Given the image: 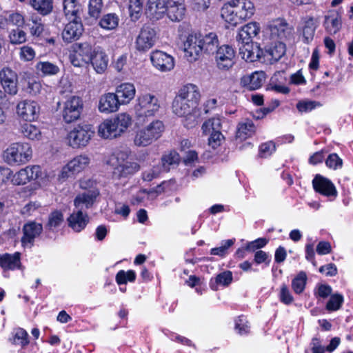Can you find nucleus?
I'll use <instances>...</instances> for the list:
<instances>
[{"mask_svg": "<svg viewBox=\"0 0 353 353\" xmlns=\"http://www.w3.org/2000/svg\"><path fill=\"white\" fill-rule=\"evenodd\" d=\"M200 93L196 85L189 83L183 86L174 97L172 109L174 114L185 118L184 125L192 128L197 123V109Z\"/></svg>", "mask_w": 353, "mask_h": 353, "instance_id": "f257e3e1", "label": "nucleus"}, {"mask_svg": "<svg viewBox=\"0 0 353 353\" xmlns=\"http://www.w3.org/2000/svg\"><path fill=\"white\" fill-rule=\"evenodd\" d=\"M131 117L126 113H120L112 119H106L98 129L99 134L105 139H113L123 133L131 124Z\"/></svg>", "mask_w": 353, "mask_h": 353, "instance_id": "f03ea898", "label": "nucleus"}, {"mask_svg": "<svg viewBox=\"0 0 353 353\" xmlns=\"http://www.w3.org/2000/svg\"><path fill=\"white\" fill-rule=\"evenodd\" d=\"M137 102L134 105L135 118L140 124L146 122L148 118L154 116L160 108L157 97L149 93L139 96Z\"/></svg>", "mask_w": 353, "mask_h": 353, "instance_id": "7ed1b4c3", "label": "nucleus"}, {"mask_svg": "<svg viewBox=\"0 0 353 353\" xmlns=\"http://www.w3.org/2000/svg\"><path fill=\"white\" fill-rule=\"evenodd\" d=\"M164 125L160 120H155L136 132L134 143L138 147H146L161 137Z\"/></svg>", "mask_w": 353, "mask_h": 353, "instance_id": "20e7f679", "label": "nucleus"}, {"mask_svg": "<svg viewBox=\"0 0 353 353\" xmlns=\"http://www.w3.org/2000/svg\"><path fill=\"white\" fill-rule=\"evenodd\" d=\"M128 155V151H119L116 153L117 163L113 171L114 177H127L139 170L140 166L137 163L127 161Z\"/></svg>", "mask_w": 353, "mask_h": 353, "instance_id": "39448f33", "label": "nucleus"}, {"mask_svg": "<svg viewBox=\"0 0 353 353\" xmlns=\"http://www.w3.org/2000/svg\"><path fill=\"white\" fill-rule=\"evenodd\" d=\"M94 131L90 125H78L68 134L69 145L74 148L85 147L90 141Z\"/></svg>", "mask_w": 353, "mask_h": 353, "instance_id": "423d86ee", "label": "nucleus"}, {"mask_svg": "<svg viewBox=\"0 0 353 353\" xmlns=\"http://www.w3.org/2000/svg\"><path fill=\"white\" fill-rule=\"evenodd\" d=\"M31 155L32 149L28 143H13L5 152V158L10 164L25 163Z\"/></svg>", "mask_w": 353, "mask_h": 353, "instance_id": "0eeeda50", "label": "nucleus"}, {"mask_svg": "<svg viewBox=\"0 0 353 353\" xmlns=\"http://www.w3.org/2000/svg\"><path fill=\"white\" fill-rule=\"evenodd\" d=\"M259 31L260 26L259 23L256 22H251L243 26L236 36V40L239 42H241V43L244 45V47H246L245 50L248 51L247 55L244 52H243V49L241 48H239V50L240 53L243 54L242 58L245 59L247 61H252V59L250 57L249 47L250 46L252 39L256 37L259 34Z\"/></svg>", "mask_w": 353, "mask_h": 353, "instance_id": "6e6552de", "label": "nucleus"}, {"mask_svg": "<svg viewBox=\"0 0 353 353\" xmlns=\"http://www.w3.org/2000/svg\"><path fill=\"white\" fill-rule=\"evenodd\" d=\"M83 108V102L81 97L72 96L63 103L62 117L65 123L76 121L80 118Z\"/></svg>", "mask_w": 353, "mask_h": 353, "instance_id": "1a4fd4ad", "label": "nucleus"}, {"mask_svg": "<svg viewBox=\"0 0 353 353\" xmlns=\"http://www.w3.org/2000/svg\"><path fill=\"white\" fill-rule=\"evenodd\" d=\"M90 161V159L87 155L75 157L62 168L59 179L65 181L68 178L74 177L77 174L86 168Z\"/></svg>", "mask_w": 353, "mask_h": 353, "instance_id": "9d476101", "label": "nucleus"}, {"mask_svg": "<svg viewBox=\"0 0 353 353\" xmlns=\"http://www.w3.org/2000/svg\"><path fill=\"white\" fill-rule=\"evenodd\" d=\"M272 39L284 42L290 39L293 36V28L285 20L277 19L269 26Z\"/></svg>", "mask_w": 353, "mask_h": 353, "instance_id": "9b49d317", "label": "nucleus"}, {"mask_svg": "<svg viewBox=\"0 0 353 353\" xmlns=\"http://www.w3.org/2000/svg\"><path fill=\"white\" fill-rule=\"evenodd\" d=\"M157 39L156 30L149 26L144 25L136 39V49L140 52H145L154 46Z\"/></svg>", "mask_w": 353, "mask_h": 353, "instance_id": "f8f14e48", "label": "nucleus"}, {"mask_svg": "<svg viewBox=\"0 0 353 353\" xmlns=\"http://www.w3.org/2000/svg\"><path fill=\"white\" fill-rule=\"evenodd\" d=\"M201 34L200 33H192L188 35L184 42V51L185 56L190 61L198 59L202 52Z\"/></svg>", "mask_w": 353, "mask_h": 353, "instance_id": "ddd939ff", "label": "nucleus"}, {"mask_svg": "<svg viewBox=\"0 0 353 353\" xmlns=\"http://www.w3.org/2000/svg\"><path fill=\"white\" fill-rule=\"evenodd\" d=\"M215 52V59L219 69L228 70L232 67L234 63L235 52L231 46L223 45L219 47Z\"/></svg>", "mask_w": 353, "mask_h": 353, "instance_id": "4468645a", "label": "nucleus"}, {"mask_svg": "<svg viewBox=\"0 0 353 353\" xmlns=\"http://www.w3.org/2000/svg\"><path fill=\"white\" fill-rule=\"evenodd\" d=\"M23 236L21 242L23 247L32 248L34 245V239L38 237L43 231L41 223L30 221L23 226Z\"/></svg>", "mask_w": 353, "mask_h": 353, "instance_id": "2eb2a0df", "label": "nucleus"}, {"mask_svg": "<svg viewBox=\"0 0 353 353\" xmlns=\"http://www.w3.org/2000/svg\"><path fill=\"white\" fill-rule=\"evenodd\" d=\"M41 174V168L38 165L28 166L21 169L12 177L11 181L15 185H21L28 182L37 179Z\"/></svg>", "mask_w": 353, "mask_h": 353, "instance_id": "dca6fc26", "label": "nucleus"}, {"mask_svg": "<svg viewBox=\"0 0 353 353\" xmlns=\"http://www.w3.org/2000/svg\"><path fill=\"white\" fill-rule=\"evenodd\" d=\"M0 82L6 93L11 95L17 94L18 77L10 68H4L0 71Z\"/></svg>", "mask_w": 353, "mask_h": 353, "instance_id": "f3484780", "label": "nucleus"}, {"mask_svg": "<svg viewBox=\"0 0 353 353\" xmlns=\"http://www.w3.org/2000/svg\"><path fill=\"white\" fill-rule=\"evenodd\" d=\"M312 186L316 192L323 196L327 197H336L337 196V190L333 183L321 174H316L314 176L312 180Z\"/></svg>", "mask_w": 353, "mask_h": 353, "instance_id": "a211bd4d", "label": "nucleus"}, {"mask_svg": "<svg viewBox=\"0 0 353 353\" xmlns=\"http://www.w3.org/2000/svg\"><path fill=\"white\" fill-rule=\"evenodd\" d=\"M99 192L97 190H89L77 195L74 200V205L77 211L85 212L92 208Z\"/></svg>", "mask_w": 353, "mask_h": 353, "instance_id": "6ab92c4d", "label": "nucleus"}, {"mask_svg": "<svg viewBox=\"0 0 353 353\" xmlns=\"http://www.w3.org/2000/svg\"><path fill=\"white\" fill-rule=\"evenodd\" d=\"M17 114L25 121H32L37 119L39 105L34 101L25 100L17 105Z\"/></svg>", "mask_w": 353, "mask_h": 353, "instance_id": "aec40b11", "label": "nucleus"}, {"mask_svg": "<svg viewBox=\"0 0 353 353\" xmlns=\"http://www.w3.org/2000/svg\"><path fill=\"white\" fill-rule=\"evenodd\" d=\"M168 0H148L145 14L152 21L161 19L168 10Z\"/></svg>", "mask_w": 353, "mask_h": 353, "instance_id": "412c9836", "label": "nucleus"}, {"mask_svg": "<svg viewBox=\"0 0 353 353\" xmlns=\"http://www.w3.org/2000/svg\"><path fill=\"white\" fill-rule=\"evenodd\" d=\"M83 26L81 20L72 19L67 23L62 31L63 40L71 43L80 38L83 32Z\"/></svg>", "mask_w": 353, "mask_h": 353, "instance_id": "4be33fe9", "label": "nucleus"}, {"mask_svg": "<svg viewBox=\"0 0 353 353\" xmlns=\"http://www.w3.org/2000/svg\"><path fill=\"white\" fill-rule=\"evenodd\" d=\"M150 59L153 65L163 72L170 71L174 66L173 57L162 51L153 52Z\"/></svg>", "mask_w": 353, "mask_h": 353, "instance_id": "5701e85b", "label": "nucleus"}, {"mask_svg": "<svg viewBox=\"0 0 353 353\" xmlns=\"http://www.w3.org/2000/svg\"><path fill=\"white\" fill-rule=\"evenodd\" d=\"M119 98L115 93H107L101 96L99 103V110L101 112L110 113L116 112L121 105Z\"/></svg>", "mask_w": 353, "mask_h": 353, "instance_id": "b1692460", "label": "nucleus"}, {"mask_svg": "<svg viewBox=\"0 0 353 353\" xmlns=\"http://www.w3.org/2000/svg\"><path fill=\"white\" fill-rule=\"evenodd\" d=\"M90 63L97 73L103 74L107 70L108 58L104 51L100 48H94Z\"/></svg>", "mask_w": 353, "mask_h": 353, "instance_id": "393cba45", "label": "nucleus"}, {"mask_svg": "<svg viewBox=\"0 0 353 353\" xmlns=\"http://www.w3.org/2000/svg\"><path fill=\"white\" fill-rule=\"evenodd\" d=\"M221 17L232 26H236L243 21L232 0L225 3L221 10Z\"/></svg>", "mask_w": 353, "mask_h": 353, "instance_id": "a878e982", "label": "nucleus"}, {"mask_svg": "<svg viewBox=\"0 0 353 353\" xmlns=\"http://www.w3.org/2000/svg\"><path fill=\"white\" fill-rule=\"evenodd\" d=\"M323 26L327 34H336L342 27L341 16L336 12H330L325 15Z\"/></svg>", "mask_w": 353, "mask_h": 353, "instance_id": "bb28decb", "label": "nucleus"}, {"mask_svg": "<svg viewBox=\"0 0 353 353\" xmlns=\"http://www.w3.org/2000/svg\"><path fill=\"white\" fill-rule=\"evenodd\" d=\"M68 225L75 232H79L83 230L89 222V217L86 212L81 211L74 212L68 218Z\"/></svg>", "mask_w": 353, "mask_h": 353, "instance_id": "cd10ccee", "label": "nucleus"}, {"mask_svg": "<svg viewBox=\"0 0 353 353\" xmlns=\"http://www.w3.org/2000/svg\"><path fill=\"white\" fill-rule=\"evenodd\" d=\"M240 17L244 21L250 19L254 14L255 7L250 0H232Z\"/></svg>", "mask_w": 353, "mask_h": 353, "instance_id": "c85d7f7f", "label": "nucleus"}, {"mask_svg": "<svg viewBox=\"0 0 353 353\" xmlns=\"http://www.w3.org/2000/svg\"><path fill=\"white\" fill-rule=\"evenodd\" d=\"M318 21L312 17H306L302 19V34L303 41L309 43L314 38Z\"/></svg>", "mask_w": 353, "mask_h": 353, "instance_id": "c756f323", "label": "nucleus"}, {"mask_svg": "<svg viewBox=\"0 0 353 353\" xmlns=\"http://www.w3.org/2000/svg\"><path fill=\"white\" fill-rule=\"evenodd\" d=\"M265 79V74L261 72H255L250 75L244 76L241 79V83L250 90L259 89L263 85Z\"/></svg>", "mask_w": 353, "mask_h": 353, "instance_id": "7c9ffc66", "label": "nucleus"}, {"mask_svg": "<svg viewBox=\"0 0 353 353\" xmlns=\"http://www.w3.org/2000/svg\"><path fill=\"white\" fill-rule=\"evenodd\" d=\"M136 90L133 84L122 83L117 88L116 95L119 98L121 104L129 103L135 95Z\"/></svg>", "mask_w": 353, "mask_h": 353, "instance_id": "2f4dec72", "label": "nucleus"}, {"mask_svg": "<svg viewBox=\"0 0 353 353\" xmlns=\"http://www.w3.org/2000/svg\"><path fill=\"white\" fill-rule=\"evenodd\" d=\"M19 252H15L13 254H4L0 255V266L4 270H14L19 268L21 265Z\"/></svg>", "mask_w": 353, "mask_h": 353, "instance_id": "473e14b6", "label": "nucleus"}, {"mask_svg": "<svg viewBox=\"0 0 353 353\" xmlns=\"http://www.w3.org/2000/svg\"><path fill=\"white\" fill-rule=\"evenodd\" d=\"M201 44L202 52L214 54L219 46L217 35L214 32H210L205 36L201 35Z\"/></svg>", "mask_w": 353, "mask_h": 353, "instance_id": "72a5a7b5", "label": "nucleus"}, {"mask_svg": "<svg viewBox=\"0 0 353 353\" xmlns=\"http://www.w3.org/2000/svg\"><path fill=\"white\" fill-rule=\"evenodd\" d=\"M73 52L76 56H79L83 61L90 63V60L93 55L94 49L88 42L76 43L72 46Z\"/></svg>", "mask_w": 353, "mask_h": 353, "instance_id": "f704fd0d", "label": "nucleus"}, {"mask_svg": "<svg viewBox=\"0 0 353 353\" xmlns=\"http://www.w3.org/2000/svg\"><path fill=\"white\" fill-rule=\"evenodd\" d=\"M63 11L69 19L81 20V6L76 0H63Z\"/></svg>", "mask_w": 353, "mask_h": 353, "instance_id": "c9c22d12", "label": "nucleus"}, {"mask_svg": "<svg viewBox=\"0 0 353 353\" xmlns=\"http://www.w3.org/2000/svg\"><path fill=\"white\" fill-rule=\"evenodd\" d=\"M30 6L42 16L50 14L53 10V0H30Z\"/></svg>", "mask_w": 353, "mask_h": 353, "instance_id": "e433bc0d", "label": "nucleus"}, {"mask_svg": "<svg viewBox=\"0 0 353 353\" xmlns=\"http://www.w3.org/2000/svg\"><path fill=\"white\" fill-rule=\"evenodd\" d=\"M265 53L272 60L278 61L285 54V45L283 41H276L265 48Z\"/></svg>", "mask_w": 353, "mask_h": 353, "instance_id": "4c0bfd02", "label": "nucleus"}, {"mask_svg": "<svg viewBox=\"0 0 353 353\" xmlns=\"http://www.w3.org/2000/svg\"><path fill=\"white\" fill-rule=\"evenodd\" d=\"M255 132V126L252 121L246 120L238 124L236 138L241 141L251 137Z\"/></svg>", "mask_w": 353, "mask_h": 353, "instance_id": "58836bf2", "label": "nucleus"}, {"mask_svg": "<svg viewBox=\"0 0 353 353\" xmlns=\"http://www.w3.org/2000/svg\"><path fill=\"white\" fill-rule=\"evenodd\" d=\"M21 132L25 137L31 140H39L41 137L40 130L31 123L23 124Z\"/></svg>", "mask_w": 353, "mask_h": 353, "instance_id": "ea45409f", "label": "nucleus"}, {"mask_svg": "<svg viewBox=\"0 0 353 353\" xmlns=\"http://www.w3.org/2000/svg\"><path fill=\"white\" fill-rule=\"evenodd\" d=\"M161 162L163 170L168 172L170 170L171 166L178 165L179 163V154L175 151H172L169 154H165L162 157Z\"/></svg>", "mask_w": 353, "mask_h": 353, "instance_id": "a19ab883", "label": "nucleus"}, {"mask_svg": "<svg viewBox=\"0 0 353 353\" xmlns=\"http://www.w3.org/2000/svg\"><path fill=\"white\" fill-rule=\"evenodd\" d=\"M185 8L183 5H172L168 7V15L172 21H179L185 15Z\"/></svg>", "mask_w": 353, "mask_h": 353, "instance_id": "79ce46f5", "label": "nucleus"}, {"mask_svg": "<svg viewBox=\"0 0 353 353\" xmlns=\"http://www.w3.org/2000/svg\"><path fill=\"white\" fill-rule=\"evenodd\" d=\"M99 24L103 29L113 30L119 24V18L115 14H108L103 17Z\"/></svg>", "mask_w": 353, "mask_h": 353, "instance_id": "37998d69", "label": "nucleus"}, {"mask_svg": "<svg viewBox=\"0 0 353 353\" xmlns=\"http://www.w3.org/2000/svg\"><path fill=\"white\" fill-rule=\"evenodd\" d=\"M37 69L44 75H54L59 72V68L57 65L48 62H39L37 64Z\"/></svg>", "mask_w": 353, "mask_h": 353, "instance_id": "c03bdc74", "label": "nucleus"}, {"mask_svg": "<svg viewBox=\"0 0 353 353\" xmlns=\"http://www.w3.org/2000/svg\"><path fill=\"white\" fill-rule=\"evenodd\" d=\"M63 221V214L61 212L56 210L51 212L48 217V221L46 228L52 230L54 228L59 226Z\"/></svg>", "mask_w": 353, "mask_h": 353, "instance_id": "a18cd8bd", "label": "nucleus"}, {"mask_svg": "<svg viewBox=\"0 0 353 353\" xmlns=\"http://www.w3.org/2000/svg\"><path fill=\"white\" fill-rule=\"evenodd\" d=\"M307 276L304 272H301L296 277L292 280V287L296 293L300 294L305 288Z\"/></svg>", "mask_w": 353, "mask_h": 353, "instance_id": "49530a36", "label": "nucleus"}, {"mask_svg": "<svg viewBox=\"0 0 353 353\" xmlns=\"http://www.w3.org/2000/svg\"><path fill=\"white\" fill-rule=\"evenodd\" d=\"M143 0H130L129 10L130 17L138 19L143 10Z\"/></svg>", "mask_w": 353, "mask_h": 353, "instance_id": "de8ad7c7", "label": "nucleus"}, {"mask_svg": "<svg viewBox=\"0 0 353 353\" xmlns=\"http://www.w3.org/2000/svg\"><path fill=\"white\" fill-rule=\"evenodd\" d=\"M103 7L102 0H90L88 5V13L94 19L99 18Z\"/></svg>", "mask_w": 353, "mask_h": 353, "instance_id": "09e8293b", "label": "nucleus"}, {"mask_svg": "<svg viewBox=\"0 0 353 353\" xmlns=\"http://www.w3.org/2000/svg\"><path fill=\"white\" fill-rule=\"evenodd\" d=\"M135 278V272L132 270H120L116 275V281L119 285L125 284L128 281L132 282Z\"/></svg>", "mask_w": 353, "mask_h": 353, "instance_id": "8fccbe9b", "label": "nucleus"}, {"mask_svg": "<svg viewBox=\"0 0 353 353\" xmlns=\"http://www.w3.org/2000/svg\"><path fill=\"white\" fill-rule=\"evenodd\" d=\"M343 302V296L339 294L331 295L326 305V309L329 311H336L340 309Z\"/></svg>", "mask_w": 353, "mask_h": 353, "instance_id": "3c124183", "label": "nucleus"}, {"mask_svg": "<svg viewBox=\"0 0 353 353\" xmlns=\"http://www.w3.org/2000/svg\"><path fill=\"white\" fill-rule=\"evenodd\" d=\"M9 37L10 42L13 44H21L26 40V32L19 28L12 30Z\"/></svg>", "mask_w": 353, "mask_h": 353, "instance_id": "603ef678", "label": "nucleus"}, {"mask_svg": "<svg viewBox=\"0 0 353 353\" xmlns=\"http://www.w3.org/2000/svg\"><path fill=\"white\" fill-rule=\"evenodd\" d=\"M325 164L330 168L337 170L342 168L343 160L336 153H332L327 158Z\"/></svg>", "mask_w": 353, "mask_h": 353, "instance_id": "864d4df0", "label": "nucleus"}, {"mask_svg": "<svg viewBox=\"0 0 353 353\" xmlns=\"http://www.w3.org/2000/svg\"><path fill=\"white\" fill-rule=\"evenodd\" d=\"M28 336V333L25 330L22 328H19L15 332L14 336V343L15 344H19L21 345L22 347H24L29 343Z\"/></svg>", "mask_w": 353, "mask_h": 353, "instance_id": "5fc2aeb1", "label": "nucleus"}, {"mask_svg": "<svg viewBox=\"0 0 353 353\" xmlns=\"http://www.w3.org/2000/svg\"><path fill=\"white\" fill-rule=\"evenodd\" d=\"M275 150V145L272 141L264 143L259 148V155L261 158H265L272 154Z\"/></svg>", "mask_w": 353, "mask_h": 353, "instance_id": "6e6d98bb", "label": "nucleus"}, {"mask_svg": "<svg viewBox=\"0 0 353 353\" xmlns=\"http://www.w3.org/2000/svg\"><path fill=\"white\" fill-rule=\"evenodd\" d=\"M215 281L217 284L228 286L232 281V274L230 271H225L219 274L216 276Z\"/></svg>", "mask_w": 353, "mask_h": 353, "instance_id": "4d7b16f0", "label": "nucleus"}, {"mask_svg": "<svg viewBox=\"0 0 353 353\" xmlns=\"http://www.w3.org/2000/svg\"><path fill=\"white\" fill-rule=\"evenodd\" d=\"M235 330H237L240 334L249 332L250 326L248 325V321L244 316H239L235 321Z\"/></svg>", "mask_w": 353, "mask_h": 353, "instance_id": "13d9d810", "label": "nucleus"}, {"mask_svg": "<svg viewBox=\"0 0 353 353\" xmlns=\"http://www.w3.org/2000/svg\"><path fill=\"white\" fill-rule=\"evenodd\" d=\"M320 103L314 101H299L296 104V108L299 112H309L314 109L317 105H319Z\"/></svg>", "mask_w": 353, "mask_h": 353, "instance_id": "bf43d9fd", "label": "nucleus"}, {"mask_svg": "<svg viewBox=\"0 0 353 353\" xmlns=\"http://www.w3.org/2000/svg\"><path fill=\"white\" fill-rule=\"evenodd\" d=\"M268 243L265 238H259L248 243L245 250L248 251H254L256 249L264 247Z\"/></svg>", "mask_w": 353, "mask_h": 353, "instance_id": "052dcab7", "label": "nucleus"}, {"mask_svg": "<svg viewBox=\"0 0 353 353\" xmlns=\"http://www.w3.org/2000/svg\"><path fill=\"white\" fill-rule=\"evenodd\" d=\"M223 139V134L220 132V131L212 132V134L209 138V145L213 148H216L219 145H221V141Z\"/></svg>", "mask_w": 353, "mask_h": 353, "instance_id": "680f3d73", "label": "nucleus"}, {"mask_svg": "<svg viewBox=\"0 0 353 353\" xmlns=\"http://www.w3.org/2000/svg\"><path fill=\"white\" fill-rule=\"evenodd\" d=\"M7 21L8 23L17 26V28H19L24 24V18L21 14L16 12L10 14Z\"/></svg>", "mask_w": 353, "mask_h": 353, "instance_id": "e2e57ef3", "label": "nucleus"}, {"mask_svg": "<svg viewBox=\"0 0 353 353\" xmlns=\"http://www.w3.org/2000/svg\"><path fill=\"white\" fill-rule=\"evenodd\" d=\"M21 57L26 61L32 60L35 55L34 50L29 46H23L21 48Z\"/></svg>", "mask_w": 353, "mask_h": 353, "instance_id": "0e129e2a", "label": "nucleus"}, {"mask_svg": "<svg viewBox=\"0 0 353 353\" xmlns=\"http://www.w3.org/2000/svg\"><path fill=\"white\" fill-rule=\"evenodd\" d=\"M331 250V245L327 241H321L316 246V252L320 255L328 254Z\"/></svg>", "mask_w": 353, "mask_h": 353, "instance_id": "69168bd1", "label": "nucleus"}, {"mask_svg": "<svg viewBox=\"0 0 353 353\" xmlns=\"http://www.w3.org/2000/svg\"><path fill=\"white\" fill-rule=\"evenodd\" d=\"M280 296L281 301L285 304H290L293 300L287 286L285 285L281 287Z\"/></svg>", "mask_w": 353, "mask_h": 353, "instance_id": "338daca9", "label": "nucleus"}, {"mask_svg": "<svg viewBox=\"0 0 353 353\" xmlns=\"http://www.w3.org/2000/svg\"><path fill=\"white\" fill-rule=\"evenodd\" d=\"M312 353H325L326 348L321 345L320 340L313 338L311 342Z\"/></svg>", "mask_w": 353, "mask_h": 353, "instance_id": "774afa93", "label": "nucleus"}]
</instances>
